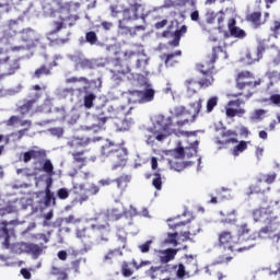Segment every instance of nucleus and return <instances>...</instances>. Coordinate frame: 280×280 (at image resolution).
Listing matches in <instances>:
<instances>
[{"instance_id":"obj_39","label":"nucleus","mask_w":280,"mask_h":280,"mask_svg":"<svg viewBox=\"0 0 280 280\" xmlns=\"http://www.w3.org/2000/svg\"><path fill=\"white\" fill-rule=\"evenodd\" d=\"M248 80H255V74L248 70H243L236 75V82H250Z\"/></svg>"},{"instance_id":"obj_40","label":"nucleus","mask_w":280,"mask_h":280,"mask_svg":"<svg viewBox=\"0 0 280 280\" xmlns=\"http://www.w3.org/2000/svg\"><path fill=\"white\" fill-rule=\"evenodd\" d=\"M42 170L49 177L56 176V172L54 171V163H51V160H49V159H46V158L44 159V163L42 165Z\"/></svg>"},{"instance_id":"obj_9","label":"nucleus","mask_w":280,"mask_h":280,"mask_svg":"<svg viewBox=\"0 0 280 280\" xmlns=\"http://www.w3.org/2000/svg\"><path fill=\"white\" fill-rule=\"evenodd\" d=\"M114 164L112 170H119V167H126V163H128V149L126 147H121L118 144V148L114 152Z\"/></svg>"},{"instance_id":"obj_63","label":"nucleus","mask_w":280,"mask_h":280,"mask_svg":"<svg viewBox=\"0 0 280 280\" xmlns=\"http://www.w3.org/2000/svg\"><path fill=\"white\" fill-rule=\"evenodd\" d=\"M109 10H110L112 16H114V18H117V16H119V14H121V8H119L118 4H112L109 7Z\"/></svg>"},{"instance_id":"obj_13","label":"nucleus","mask_w":280,"mask_h":280,"mask_svg":"<svg viewBox=\"0 0 280 280\" xmlns=\"http://www.w3.org/2000/svg\"><path fill=\"white\" fill-rule=\"evenodd\" d=\"M94 119H96L97 124H94L92 126H83L82 130L85 132H89L90 135H97V132H102V130H106L105 124L108 121V117L106 116H94Z\"/></svg>"},{"instance_id":"obj_26","label":"nucleus","mask_w":280,"mask_h":280,"mask_svg":"<svg viewBox=\"0 0 280 280\" xmlns=\"http://www.w3.org/2000/svg\"><path fill=\"white\" fill-rule=\"evenodd\" d=\"M118 147H119V144H116L113 141L107 140L106 143L103 144L101 148L102 156H114Z\"/></svg>"},{"instance_id":"obj_50","label":"nucleus","mask_w":280,"mask_h":280,"mask_svg":"<svg viewBox=\"0 0 280 280\" xmlns=\"http://www.w3.org/2000/svg\"><path fill=\"white\" fill-rule=\"evenodd\" d=\"M224 16H226L224 11L217 12V18L215 19H217L219 32H222L224 30Z\"/></svg>"},{"instance_id":"obj_2","label":"nucleus","mask_w":280,"mask_h":280,"mask_svg":"<svg viewBox=\"0 0 280 280\" xmlns=\"http://www.w3.org/2000/svg\"><path fill=\"white\" fill-rule=\"evenodd\" d=\"M220 248L230 253H244L248 247H240V237L231 231H222L218 236Z\"/></svg>"},{"instance_id":"obj_57","label":"nucleus","mask_w":280,"mask_h":280,"mask_svg":"<svg viewBox=\"0 0 280 280\" xmlns=\"http://www.w3.org/2000/svg\"><path fill=\"white\" fill-rule=\"evenodd\" d=\"M215 18H217V13L213 11H208L206 13V23H208V25H213L215 23Z\"/></svg>"},{"instance_id":"obj_29","label":"nucleus","mask_w":280,"mask_h":280,"mask_svg":"<svg viewBox=\"0 0 280 280\" xmlns=\"http://www.w3.org/2000/svg\"><path fill=\"white\" fill-rule=\"evenodd\" d=\"M222 215L221 223L222 224H236L237 223V211L232 210L229 212H220Z\"/></svg>"},{"instance_id":"obj_10","label":"nucleus","mask_w":280,"mask_h":280,"mask_svg":"<svg viewBox=\"0 0 280 280\" xmlns=\"http://www.w3.org/2000/svg\"><path fill=\"white\" fill-rule=\"evenodd\" d=\"M97 141H102V137H94V138L74 137L70 141H68V145L71 148L72 152H78L80 148H86L88 145H91V143H95Z\"/></svg>"},{"instance_id":"obj_21","label":"nucleus","mask_w":280,"mask_h":280,"mask_svg":"<svg viewBox=\"0 0 280 280\" xmlns=\"http://www.w3.org/2000/svg\"><path fill=\"white\" fill-rule=\"evenodd\" d=\"M47 246L43 244H34V243H26V255H31L33 259H38L43 255V250H45Z\"/></svg>"},{"instance_id":"obj_25","label":"nucleus","mask_w":280,"mask_h":280,"mask_svg":"<svg viewBox=\"0 0 280 280\" xmlns=\"http://www.w3.org/2000/svg\"><path fill=\"white\" fill-rule=\"evenodd\" d=\"M21 69V59H13L8 63L7 72L0 74L1 78H8V75H14Z\"/></svg>"},{"instance_id":"obj_55","label":"nucleus","mask_w":280,"mask_h":280,"mask_svg":"<svg viewBox=\"0 0 280 280\" xmlns=\"http://www.w3.org/2000/svg\"><path fill=\"white\" fill-rule=\"evenodd\" d=\"M265 115H266V110H264V109H256L253 113L250 119H252V121H261V119L264 118Z\"/></svg>"},{"instance_id":"obj_20","label":"nucleus","mask_w":280,"mask_h":280,"mask_svg":"<svg viewBox=\"0 0 280 280\" xmlns=\"http://www.w3.org/2000/svg\"><path fill=\"white\" fill-rule=\"evenodd\" d=\"M32 159H47V151L45 149L28 150L23 153V162L30 163Z\"/></svg>"},{"instance_id":"obj_42","label":"nucleus","mask_w":280,"mask_h":280,"mask_svg":"<svg viewBox=\"0 0 280 280\" xmlns=\"http://www.w3.org/2000/svg\"><path fill=\"white\" fill-rule=\"evenodd\" d=\"M177 253H178V250H176V249H172V248L166 249L164 252V255L161 256L162 264H168V261H172V259H174V257H176Z\"/></svg>"},{"instance_id":"obj_54","label":"nucleus","mask_w":280,"mask_h":280,"mask_svg":"<svg viewBox=\"0 0 280 280\" xmlns=\"http://www.w3.org/2000/svg\"><path fill=\"white\" fill-rule=\"evenodd\" d=\"M165 242H166V244H172L173 246H178V232L168 233Z\"/></svg>"},{"instance_id":"obj_8","label":"nucleus","mask_w":280,"mask_h":280,"mask_svg":"<svg viewBox=\"0 0 280 280\" xmlns=\"http://www.w3.org/2000/svg\"><path fill=\"white\" fill-rule=\"evenodd\" d=\"M155 94L156 92L152 88H147L143 91L133 90L130 92L131 97H133L135 102H138V104H148V102H152Z\"/></svg>"},{"instance_id":"obj_59","label":"nucleus","mask_w":280,"mask_h":280,"mask_svg":"<svg viewBox=\"0 0 280 280\" xmlns=\"http://www.w3.org/2000/svg\"><path fill=\"white\" fill-rule=\"evenodd\" d=\"M266 75L269 80H273L275 82H280V72L277 70L268 71Z\"/></svg>"},{"instance_id":"obj_30","label":"nucleus","mask_w":280,"mask_h":280,"mask_svg":"<svg viewBox=\"0 0 280 280\" xmlns=\"http://www.w3.org/2000/svg\"><path fill=\"white\" fill-rule=\"evenodd\" d=\"M246 150H248V142L244 141V140H238V142H236V145H234L230 152L232 154V156H234L236 159V156H240V154H243V152H246Z\"/></svg>"},{"instance_id":"obj_16","label":"nucleus","mask_w":280,"mask_h":280,"mask_svg":"<svg viewBox=\"0 0 280 280\" xmlns=\"http://www.w3.org/2000/svg\"><path fill=\"white\" fill-rule=\"evenodd\" d=\"M237 25V21L235 19H230L228 22V30L230 32V36H232V38H238V39H244V37L246 36V31L240 28V26Z\"/></svg>"},{"instance_id":"obj_11","label":"nucleus","mask_w":280,"mask_h":280,"mask_svg":"<svg viewBox=\"0 0 280 280\" xmlns=\"http://www.w3.org/2000/svg\"><path fill=\"white\" fill-rule=\"evenodd\" d=\"M202 98H198V101L192 102L189 104L190 108L192 109V114H190L189 118H185L184 120H178L176 125L179 128H183V126H187V124H194L196 121L198 115H200V112L202 110Z\"/></svg>"},{"instance_id":"obj_49","label":"nucleus","mask_w":280,"mask_h":280,"mask_svg":"<svg viewBox=\"0 0 280 280\" xmlns=\"http://www.w3.org/2000/svg\"><path fill=\"white\" fill-rule=\"evenodd\" d=\"M121 275L122 277H132V275H135V271L127 261L121 264Z\"/></svg>"},{"instance_id":"obj_44","label":"nucleus","mask_w":280,"mask_h":280,"mask_svg":"<svg viewBox=\"0 0 280 280\" xmlns=\"http://www.w3.org/2000/svg\"><path fill=\"white\" fill-rule=\"evenodd\" d=\"M43 75H51V69L45 65L35 70L33 78L40 79Z\"/></svg>"},{"instance_id":"obj_3","label":"nucleus","mask_w":280,"mask_h":280,"mask_svg":"<svg viewBox=\"0 0 280 280\" xmlns=\"http://www.w3.org/2000/svg\"><path fill=\"white\" fill-rule=\"evenodd\" d=\"M139 56V52L132 50H126L119 54L113 60L115 70L112 73H116L117 75H128L130 73V62H132V58Z\"/></svg>"},{"instance_id":"obj_5","label":"nucleus","mask_w":280,"mask_h":280,"mask_svg":"<svg viewBox=\"0 0 280 280\" xmlns=\"http://www.w3.org/2000/svg\"><path fill=\"white\" fill-rule=\"evenodd\" d=\"M261 85V79L249 82H236V89L240 92L233 93L232 97H244L245 100H250L255 95L256 86Z\"/></svg>"},{"instance_id":"obj_51","label":"nucleus","mask_w":280,"mask_h":280,"mask_svg":"<svg viewBox=\"0 0 280 280\" xmlns=\"http://www.w3.org/2000/svg\"><path fill=\"white\" fill-rule=\"evenodd\" d=\"M265 215H266L265 208H258L253 211V218H254L255 222H259L260 220H264Z\"/></svg>"},{"instance_id":"obj_58","label":"nucleus","mask_w":280,"mask_h":280,"mask_svg":"<svg viewBox=\"0 0 280 280\" xmlns=\"http://www.w3.org/2000/svg\"><path fill=\"white\" fill-rule=\"evenodd\" d=\"M198 233H200V228H197L196 230H190L187 232L182 233V237H184V242H188V240H190V235H198Z\"/></svg>"},{"instance_id":"obj_24","label":"nucleus","mask_w":280,"mask_h":280,"mask_svg":"<svg viewBox=\"0 0 280 280\" xmlns=\"http://www.w3.org/2000/svg\"><path fill=\"white\" fill-rule=\"evenodd\" d=\"M187 34V25H182L180 28L173 33V40L168 42L171 47H178L180 45V38Z\"/></svg>"},{"instance_id":"obj_36","label":"nucleus","mask_w":280,"mask_h":280,"mask_svg":"<svg viewBox=\"0 0 280 280\" xmlns=\"http://www.w3.org/2000/svg\"><path fill=\"white\" fill-rule=\"evenodd\" d=\"M246 21H248V23H252V25H254V27H261V12L256 11L253 13H249L246 16Z\"/></svg>"},{"instance_id":"obj_4","label":"nucleus","mask_w":280,"mask_h":280,"mask_svg":"<svg viewBox=\"0 0 280 280\" xmlns=\"http://www.w3.org/2000/svg\"><path fill=\"white\" fill-rule=\"evenodd\" d=\"M267 225L261 228L258 232L259 240H270L272 244H279L280 231L279 225L275 220L266 218Z\"/></svg>"},{"instance_id":"obj_32","label":"nucleus","mask_w":280,"mask_h":280,"mask_svg":"<svg viewBox=\"0 0 280 280\" xmlns=\"http://www.w3.org/2000/svg\"><path fill=\"white\" fill-rule=\"evenodd\" d=\"M7 250H11V253H15V255H23V253L26 254L27 249V243L20 242V243H13L10 244V247H4Z\"/></svg>"},{"instance_id":"obj_27","label":"nucleus","mask_w":280,"mask_h":280,"mask_svg":"<svg viewBox=\"0 0 280 280\" xmlns=\"http://www.w3.org/2000/svg\"><path fill=\"white\" fill-rule=\"evenodd\" d=\"M71 19L70 16L67 18H59V20H56L52 22V31H50V36H54V34H59L65 27H67V21Z\"/></svg>"},{"instance_id":"obj_18","label":"nucleus","mask_w":280,"mask_h":280,"mask_svg":"<svg viewBox=\"0 0 280 280\" xmlns=\"http://www.w3.org/2000/svg\"><path fill=\"white\" fill-rule=\"evenodd\" d=\"M51 177L48 178L47 180V186L45 189V197H44V205L45 207H56V195L54 191H51Z\"/></svg>"},{"instance_id":"obj_6","label":"nucleus","mask_w":280,"mask_h":280,"mask_svg":"<svg viewBox=\"0 0 280 280\" xmlns=\"http://www.w3.org/2000/svg\"><path fill=\"white\" fill-rule=\"evenodd\" d=\"M91 229L95 233V244H97V246L108 244L110 241V224L108 222H105L104 224H92Z\"/></svg>"},{"instance_id":"obj_41","label":"nucleus","mask_w":280,"mask_h":280,"mask_svg":"<svg viewBox=\"0 0 280 280\" xmlns=\"http://www.w3.org/2000/svg\"><path fill=\"white\" fill-rule=\"evenodd\" d=\"M50 275L57 277V280H69V273L58 267H51Z\"/></svg>"},{"instance_id":"obj_45","label":"nucleus","mask_w":280,"mask_h":280,"mask_svg":"<svg viewBox=\"0 0 280 280\" xmlns=\"http://www.w3.org/2000/svg\"><path fill=\"white\" fill-rule=\"evenodd\" d=\"M220 98L218 96H210L206 104V113H213V109L218 106Z\"/></svg>"},{"instance_id":"obj_28","label":"nucleus","mask_w":280,"mask_h":280,"mask_svg":"<svg viewBox=\"0 0 280 280\" xmlns=\"http://www.w3.org/2000/svg\"><path fill=\"white\" fill-rule=\"evenodd\" d=\"M74 65L75 67H80V69H93L94 65L91 59H86L82 55L74 56Z\"/></svg>"},{"instance_id":"obj_35","label":"nucleus","mask_w":280,"mask_h":280,"mask_svg":"<svg viewBox=\"0 0 280 280\" xmlns=\"http://www.w3.org/2000/svg\"><path fill=\"white\" fill-rule=\"evenodd\" d=\"M250 233H253V231L248 226V223H243L237 226L236 237H238V242H240V237H246L247 240H253V237H250Z\"/></svg>"},{"instance_id":"obj_56","label":"nucleus","mask_w":280,"mask_h":280,"mask_svg":"<svg viewBox=\"0 0 280 280\" xmlns=\"http://www.w3.org/2000/svg\"><path fill=\"white\" fill-rule=\"evenodd\" d=\"M67 84H75L77 82H83V84H89V79L86 77H71L66 80Z\"/></svg>"},{"instance_id":"obj_12","label":"nucleus","mask_w":280,"mask_h":280,"mask_svg":"<svg viewBox=\"0 0 280 280\" xmlns=\"http://www.w3.org/2000/svg\"><path fill=\"white\" fill-rule=\"evenodd\" d=\"M265 52L266 47L264 45H259L256 50H249L246 52L244 61L246 65H255V62H259L261 58H264Z\"/></svg>"},{"instance_id":"obj_48","label":"nucleus","mask_w":280,"mask_h":280,"mask_svg":"<svg viewBox=\"0 0 280 280\" xmlns=\"http://www.w3.org/2000/svg\"><path fill=\"white\" fill-rule=\"evenodd\" d=\"M174 115L175 117H187V115L191 117V112L187 110L185 106H177L174 108Z\"/></svg>"},{"instance_id":"obj_7","label":"nucleus","mask_w":280,"mask_h":280,"mask_svg":"<svg viewBox=\"0 0 280 280\" xmlns=\"http://www.w3.org/2000/svg\"><path fill=\"white\" fill-rule=\"evenodd\" d=\"M215 143L218 147V150H226L229 145L238 143L237 140V131L231 130V129H223L221 132V137L215 138Z\"/></svg>"},{"instance_id":"obj_33","label":"nucleus","mask_w":280,"mask_h":280,"mask_svg":"<svg viewBox=\"0 0 280 280\" xmlns=\"http://www.w3.org/2000/svg\"><path fill=\"white\" fill-rule=\"evenodd\" d=\"M71 156L73 159V163H78L80 170H82V167L86 166V156H84V151H72L71 152Z\"/></svg>"},{"instance_id":"obj_31","label":"nucleus","mask_w":280,"mask_h":280,"mask_svg":"<svg viewBox=\"0 0 280 280\" xmlns=\"http://www.w3.org/2000/svg\"><path fill=\"white\" fill-rule=\"evenodd\" d=\"M0 240H4L2 242L3 248H10V230H8L7 223L0 225Z\"/></svg>"},{"instance_id":"obj_15","label":"nucleus","mask_w":280,"mask_h":280,"mask_svg":"<svg viewBox=\"0 0 280 280\" xmlns=\"http://www.w3.org/2000/svg\"><path fill=\"white\" fill-rule=\"evenodd\" d=\"M172 118H168V124H165L162 127V132L163 133H158V132H153V136H149L147 139L148 143H153L154 139H156L158 141H164V139L166 137H170V135H172V132H174V129H172Z\"/></svg>"},{"instance_id":"obj_60","label":"nucleus","mask_w":280,"mask_h":280,"mask_svg":"<svg viewBox=\"0 0 280 280\" xmlns=\"http://www.w3.org/2000/svg\"><path fill=\"white\" fill-rule=\"evenodd\" d=\"M57 197L59 198V200H67V198H69V189L59 188L57 190Z\"/></svg>"},{"instance_id":"obj_61","label":"nucleus","mask_w":280,"mask_h":280,"mask_svg":"<svg viewBox=\"0 0 280 280\" xmlns=\"http://www.w3.org/2000/svg\"><path fill=\"white\" fill-rule=\"evenodd\" d=\"M176 275L178 279H185V275H187V267H185L184 264H179Z\"/></svg>"},{"instance_id":"obj_62","label":"nucleus","mask_w":280,"mask_h":280,"mask_svg":"<svg viewBox=\"0 0 280 280\" xmlns=\"http://www.w3.org/2000/svg\"><path fill=\"white\" fill-rule=\"evenodd\" d=\"M271 32L275 34V38H278L280 35V19L273 21V25L271 26Z\"/></svg>"},{"instance_id":"obj_38","label":"nucleus","mask_w":280,"mask_h":280,"mask_svg":"<svg viewBox=\"0 0 280 280\" xmlns=\"http://www.w3.org/2000/svg\"><path fill=\"white\" fill-rule=\"evenodd\" d=\"M185 86L187 89V93H191L194 95L198 93V86H200V80L196 81L195 79H188L185 81Z\"/></svg>"},{"instance_id":"obj_46","label":"nucleus","mask_w":280,"mask_h":280,"mask_svg":"<svg viewBox=\"0 0 280 280\" xmlns=\"http://www.w3.org/2000/svg\"><path fill=\"white\" fill-rule=\"evenodd\" d=\"M189 224V221H180L176 222L175 220L170 219L168 220V226L172 229V231H179L180 226H187Z\"/></svg>"},{"instance_id":"obj_37","label":"nucleus","mask_w":280,"mask_h":280,"mask_svg":"<svg viewBox=\"0 0 280 280\" xmlns=\"http://www.w3.org/2000/svg\"><path fill=\"white\" fill-rule=\"evenodd\" d=\"M167 266L166 267H151L147 271V276L150 277V279H156L159 275H165L167 272Z\"/></svg>"},{"instance_id":"obj_43","label":"nucleus","mask_w":280,"mask_h":280,"mask_svg":"<svg viewBox=\"0 0 280 280\" xmlns=\"http://www.w3.org/2000/svg\"><path fill=\"white\" fill-rule=\"evenodd\" d=\"M153 176L152 185L158 191H161L163 189V177L159 171L154 172Z\"/></svg>"},{"instance_id":"obj_53","label":"nucleus","mask_w":280,"mask_h":280,"mask_svg":"<svg viewBox=\"0 0 280 280\" xmlns=\"http://www.w3.org/2000/svg\"><path fill=\"white\" fill-rule=\"evenodd\" d=\"M85 40L90 45H97V33L90 31L85 34Z\"/></svg>"},{"instance_id":"obj_64","label":"nucleus","mask_w":280,"mask_h":280,"mask_svg":"<svg viewBox=\"0 0 280 280\" xmlns=\"http://www.w3.org/2000/svg\"><path fill=\"white\" fill-rule=\"evenodd\" d=\"M269 102H271V104H275V106H279L280 107V94H272L269 97Z\"/></svg>"},{"instance_id":"obj_14","label":"nucleus","mask_w":280,"mask_h":280,"mask_svg":"<svg viewBox=\"0 0 280 280\" xmlns=\"http://www.w3.org/2000/svg\"><path fill=\"white\" fill-rule=\"evenodd\" d=\"M143 8V4L140 2H133L129 8L122 10L124 21H137L139 20V10Z\"/></svg>"},{"instance_id":"obj_34","label":"nucleus","mask_w":280,"mask_h":280,"mask_svg":"<svg viewBox=\"0 0 280 280\" xmlns=\"http://www.w3.org/2000/svg\"><path fill=\"white\" fill-rule=\"evenodd\" d=\"M132 180V177L130 175H121L118 178L114 179V183L117 185V189L120 191H126V188L128 187V184Z\"/></svg>"},{"instance_id":"obj_52","label":"nucleus","mask_w":280,"mask_h":280,"mask_svg":"<svg viewBox=\"0 0 280 280\" xmlns=\"http://www.w3.org/2000/svg\"><path fill=\"white\" fill-rule=\"evenodd\" d=\"M93 102H95V94L89 93L83 98V106L85 108H91L93 106Z\"/></svg>"},{"instance_id":"obj_47","label":"nucleus","mask_w":280,"mask_h":280,"mask_svg":"<svg viewBox=\"0 0 280 280\" xmlns=\"http://www.w3.org/2000/svg\"><path fill=\"white\" fill-rule=\"evenodd\" d=\"M119 249H110L105 256L103 257L104 264H113V259L117 257Z\"/></svg>"},{"instance_id":"obj_17","label":"nucleus","mask_w":280,"mask_h":280,"mask_svg":"<svg viewBox=\"0 0 280 280\" xmlns=\"http://www.w3.org/2000/svg\"><path fill=\"white\" fill-rule=\"evenodd\" d=\"M185 259L186 260L184 262V266L186 267L187 276L194 277L197 272L200 271V269H198V260L191 255H186Z\"/></svg>"},{"instance_id":"obj_23","label":"nucleus","mask_w":280,"mask_h":280,"mask_svg":"<svg viewBox=\"0 0 280 280\" xmlns=\"http://www.w3.org/2000/svg\"><path fill=\"white\" fill-rule=\"evenodd\" d=\"M56 4L59 12H71L72 10H79L80 2H63L62 0H56Z\"/></svg>"},{"instance_id":"obj_1","label":"nucleus","mask_w":280,"mask_h":280,"mask_svg":"<svg viewBox=\"0 0 280 280\" xmlns=\"http://www.w3.org/2000/svg\"><path fill=\"white\" fill-rule=\"evenodd\" d=\"M220 54H223L224 58H229V55L222 48V46H215L212 48V54L208 55L206 57V60L202 63L197 65V71L201 73L202 78L199 79V88L200 89H209L210 86H213L215 82V60H218V56Z\"/></svg>"},{"instance_id":"obj_22","label":"nucleus","mask_w":280,"mask_h":280,"mask_svg":"<svg viewBox=\"0 0 280 280\" xmlns=\"http://www.w3.org/2000/svg\"><path fill=\"white\" fill-rule=\"evenodd\" d=\"M38 100H40V94L35 93L34 98L26 100L24 104L19 107V113H21V115H27V113L34 109Z\"/></svg>"},{"instance_id":"obj_19","label":"nucleus","mask_w":280,"mask_h":280,"mask_svg":"<svg viewBox=\"0 0 280 280\" xmlns=\"http://www.w3.org/2000/svg\"><path fill=\"white\" fill-rule=\"evenodd\" d=\"M183 56V51L176 50L175 52L171 54H163L161 56V60H164L165 67H176L178 65V58Z\"/></svg>"}]
</instances>
